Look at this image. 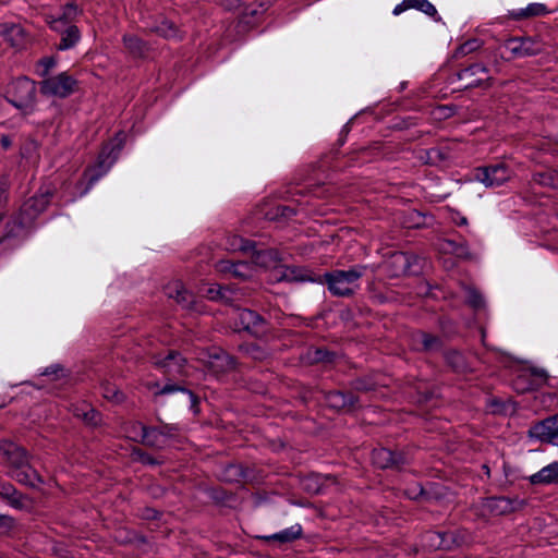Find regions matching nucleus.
<instances>
[{
	"label": "nucleus",
	"mask_w": 558,
	"mask_h": 558,
	"mask_svg": "<svg viewBox=\"0 0 558 558\" xmlns=\"http://www.w3.org/2000/svg\"><path fill=\"white\" fill-rule=\"evenodd\" d=\"M0 454L5 460L9 471L7 474L17 483L35 488L44 484L43 477L29 462L31 454L22 446L9 439L0 440Z\"/></svg>",
	"instance_id": "nucleus-1"
},
{
	"label": "nucleus",
	"mask_w": 558,
	"mask_h": 558,
	"mask_svg": "<svg viewBox=\"0 0 558 558\" xmlns=\"http://www.w3.org/2000/svg\"><path fill=\"white\" fill-rule=\"evenodd\" d=\"M125 140V133L119 131L112 138L102 144L96 165L87 167L83 172L82 180L76 183L77 189H81L85 184L80 192L81 196L85 195L118 159L124 147Z\"/></svg>",
	"instance_id": "nucleus-2"
},
{
	"label": "nucleus",
	"mask_w": 558,
	"mask_h": 558,
	"mask_svg": "<svg viewBox=\"0 0 558 558\" xmlns=\"http://www.w3.org/2000/svg\"><path fill=\"white\" fill-rule=\"evenodd\" d=\"M3 97L23 114H29L35 110L37 102L36 82L27 76L13 78L7 84Z\"/></svg>",
	"instance_id": "nucleus-3"
},
{
	"label": "nucleus",
	"mask_w": 558,
	"mask_h": 558,
	"mask_svg": "<svg viewBox=\"0 0 558 558\" xmlns=\"http://www.w3.org/2000/svg\"><path fill=\"white\" fill-rule=\"evenodd\" d=\"M364 265H355L348 270L335 269L320 275L319 283H326L330 293L335 296L349 298L354 294L351 287L366 270Z\"/></svg>",
	"instance_id": "nucleus-4"
},
{
	"label": "nucleus",
	"mask_w": 558,
	"mask_h": 558,
	"mask_svg": "<svg viewBox=\"0 0 558 558\" xmlns=\"http://www.w3.org/2000/svg\"><path fill=\"white\" fill-rule=\"evenodd\" d=\"M372 463L380 470L402 471L413 460L412 449L405 447H379L371 453Z\"/></svg>",
	"instance_id": "nucleus-5"
},
{
	"label": "nucleus",
	"mask_w": 558,
	"mask_h": 558,
	"mask_svg": "<svg viewBox=\"0 0 558 558\" xmlns=\"http://www.w3.org/2000/svg\"><path fill=\"white\" fill-rule=\"evenodd\" d=\"M232 246L245 254H250L252 262L263 268H276L281 262L277 248L262 247L257 242L242 236H234Z\"/></svg>",
	"instance_id": "nucleus-6"
},
{
	"label": "nucleus",
	"mask_w": 558,
	"mask_h": 558,
	"mask_svg": "<svg viewBox=\"0 0 558 558\" xmlns=\"http://www.w3.org/2000/svg\"><path fill=\"white\" fill-rule=\"evenodd\" d=\"M54 193L56 189L51 184L41 185L33 196L22 204L17 214L25 219L26 223L34 226L39 215L51 203Z\"/></svg>",
	"instance_id": "nucleus-7"
},
{
	"label": "nucleus",
	"mask_w": 558,
	"mask_h": 558,
	"mask_svg": "<svg viewBox=\"0 0 558 558\" xmlns=\"http://www.w3.org/2000/svg\"><path fill=\"white\" fill-rule=\"evenodd\" d=\"M78 82L68 72L49 76L40 82V93L44 96L68 98L77 90Z\"/></svg>",
	"instance_id": "nucleus-8"
},
{
	"label": "nucleus",
	"mask_w": 558,
	"mask_h": 558,
	"mask_svg": "<svg viewBox=\"0 0 558 558\" xmlns=\"http://www.w3.org/2000/svg\"><path fill=\"white\" fill-rule=\"evenodd\" d=\"M327 407L338 413L350 414L362 408L360 397L353 391L335 389L324 392Z\"/></svg>",
	"instance_id": "nucleus-9"
},
{
	"label": "nucleus",
	"mask_w": 558,
	"mask_h": 558,
	"mask_svg": "<svg viewBox=\"0 0 558 558\" xmlns=\"http://www.w3.org/2000/svg\"><path fill=\"white\" fill-rule=\"evenodd\" d=\"M511 169L505 162H497L487 166L476 167L473 177L486 187H498L511 178Z\"/></svg>",
	"instance_id": "nucleus-10"
},
{
	"label": "nucleus",
	"mask_w": 558,
	"mask_h": 558,
	"mask_svg": "<svg viewBox=\"0 0 558 558\" xmlns=\"http://www.w3.org/2000/svg\"><path fill=\"white\" fill-rule=\"evenodd\" d=\"M390 277L417 275L421 271L420 258L409 252H395L386 262Z\"/></svg>",
	"instance_id": "nucleus-11"
},
{
	"label": "nucleus",
	"mask_w": 558,
	"mask_h": 558,
	"mask_svg": "<svg viewBox=\"0 0 558 558\" xmlns=\"http://www.w3.org/2000/svg\"><path fill=\"white\" fill-rule=\"evenodd\" d=\"M151 364L160 369L165 376L183 375L187 360L177 350H167L153 354Z\"/></svg>",
	"instance_id": "nucleus-12"
},
{
	"label": "nucleus",
	"mask_w": 558,
	"mask_h": 558,
	"mask_svg": "<svg viewBox=\"0 0 558 558\" xmlns=\"http://www.w3.org/2000/svg\"><path fill=\"white\" fill-rule=\"evenodd\" d=\"M206 368L216 376L226 375L238 369L239 362L220 347L209 348L207 351Z\"/></svg>",
	"instance_id": "nucleus-13"
},
{
	"label": "nucleus",
	"mask_w": 558,
	"mask_h": 558,
	"mask_svg": "<svg viewBox=\"0 0 558 558\" xmlns=\"http://www.w3.org/2000/svg\"><path fill=\"white\" fill-rule=\"evenodd\" d=\"M531 439L558 447V412L532 423L527 430Z\"/></svg>",
	"instance_id": "nucleus-14"
},
{
	"label": "nucleus",
	"mask_w": 558,
	"mask_h": 558,
	"mask_svg": "<svg viewBox=\"0 0 558 558\" xmlns=\"http://www.w3.org/2000/svg\"><path fill=\"white\" fill-rule=\"evenodd\" d=\"M409 345L413 352L433 354L442 352L445 342L442 341V337L438 335L423 329H416L410 333Z\"/></svg>",
	"instance_id": "nucleus-15"
},
{
	"label": "nucleus",
	"mask_w": 558,
	"mask_h": 558,
	"mask_svg": "<svg viewBox=\"0 0 558 558\" xmlns=\"http://www.w3.org/2000/svg\"><path fill=\"white\" fill-rule=\"evenodd\" d=\"M457 77L461 82V89L481 87L484 84L485 87H489V81L492 80L488 69L481 62H474L461 69L457 73Z\"/></svg>",
	"instance_id": "nucleus-16"
},
{
	"label": "nucleus",
	"mask_w": 558,
	"mask_h": 558,
	"mask_svg": "<svg viewBox=\"0 0 558 558\" xmlns=\"http://www.w3.org/2000/svg\"><path fill=\"white\" fill-rule=\"evenodd\" d=\"M142 444L153 448H162L165 439L173 438L180 427L177 424L161 423L159 426H147L141 424Z\"/></svg>",
	"instance_id": "nucleus-17"
},
{
	"label": "nucleus",
	"mask_w": 558,
	"mask_h": 558,
	"mask_svg": "<svg viewBox=\"0 0 558 558\" xmlns=\"http://www.w3.org/2000/svg\"><path fill=\"white\" fill-rule=\"evenodd\" d=\"M527 505L525 499L507 496H492L483 500V509L490 515H507L522 510Z\"/></svg>",
	"instance_id": "nucleus-18"
},
{
	"label": "nucleus",
	"mask_w": 558,
	"mask_h": 558,
	"mask_svg": "<svg viewBox=\"0 0 558 558\" xmlns=\"http://www.w3.org/2000/svg\"><path fill=\"white\" fill-rule=\"evenodd\" d=\"M238 320L241 328L255 338H262L268 331V322L256 311L241 310Z\"/></svg>",
	"instance_id": "nucleus-19"
},
{
	"label": "nucleus",
	"mask_w": 558,
	"mask_h": 558,
	"mask_svg": "<svg viewBox=\"0 0 558 558\" xmlns=\"http://www.w3.org/2000/svg\"><path fill=\"white\" fill-rule=\"evenodd\" d=\"M471 541V534L466 529L458 527L452 530L440 531L439 550L452 551L457 550Z\"/></svg>",
	"instance_id": "nucleus-20"
},
{
	"label": "nucleus",
	"mask_w": 558,
	"mask_h": 558,
	"mask_svg": "<svg viewBox=\"0 0 558 558\" xmlns=\"http://www.w3.org/2000/svg\"><path fill=\"white\" fill-rule=\"evenodd\" d=\"M507 47L519 57L537 56L544 49L541 40L532 37H512L507 41Z\"/></svg>",
	"instance_id": "nucleus-21"
},
{
	"label": "nucleus",
	"mask_w": 558,
	"mask_h": 558,
	"mask_svg": "<svg viewBox=\"0 0 558 558\" xmlns=\"http://www.w3.org/2000/svg\"><path fill=\"white\" fill-rule=\"evenodd\" d=\"M33 226L26 223L25 219L19 214L12 217L4 227V233L1 236V242L14 241L19 244L27 236Z\"/></svg>",
	"instance_id": "nucleus-22"
},
{
	"label": "nucleus",
	"mask_w": 558,
	"mask_h": 558,
	"mask_svg": "<svg viewBox=\"0 0 558 558\" xmlns=\"http://www.w3.org/2000/svg\"><path fill=\"white\" fill-rule=\"evenodd\" d=\"M0 499L16 510L26 508L27 495L20 492L11 482L0 477Z\"/></svg>",
	"instance_id": "nucleus-23"
},
{
	"label": "nucleus",
	"mask_w": 558,
	"mask_h": 558,
	"mask_svg": "<svg viewBox=\"0 0 558 558\" xmlns=\"http://www.w3.org/2000/svg\"><path fill=\"white\" fill-rule=\"evenodd\" d=\"M445 364L449 367V369L454 374H468L472 372V366L470 365L464 353L458 349L449 348L444 349L441 352Z\"/></svg>",
	"instance_id": "nucleus-24"
},
{
	"label": "nucleus",
	"mask_w": 558,
	"mask_h": 558,
	"mask_svg": "<svg viewBox=\"0 0 558 558\" xmlns=\"http://www.w3.org/2000/svg\"><path fill=\"white\" fill-rule=\"evenodd\" d=\"M72 413L83 421L86 426L98 427L102 424V414L85 401L72 405Z\"/></svg>",
	"instance_id": "nucleus-25"
},
{
	"label": "nucleus",
	"mask_w": 558,
	"mask_h": 558,
	"mask_svg": "<svg viewBox=\"0 0 558 558\" xmlns=\"http://www.w3.org/2000/svg\"><path fill=\"white\" fill-rule=\"evenodd\" d=\"M410 9H415L417 11H421L422 13L432 17L435 22L441 21V17L438 14L437 9L428 0H403L401 3H399L398 5L395 7L392 13L395 15H399L402 12L410 10Z\"/></svg>",
	"instance_id": "nucleus-26"
},
{
	"label": "nucleus",
	"mask_w": 558,
	"mask_h": 558,
	"mask_svg": "<svg viewBox=\"0 0 558 558\" xmlns=\"http://www.w3.org/2000/svg\"><path fill=\"white\" fill-rule=\"evenodd\" d=\"M302 537L303 527L299 523L271 535L256 536L257 539L263 541L264 543H278L280 545L293 543Z\"/></svg>",
	"instance_id": "nucleus-27"
},
{
	"label": "nucleus",
	"mask_w": 558,
	"mask_h": 558,
	"mask_svg": "<svg viewBox=\"0 0 558 558\" xmlns=\"http://www.w3.org/2000/svg\"><path fill=\"white\" fill-rule=\"evenodd\" d=\"M281 280L290 281V282H318L320 280V275L316 274L312 269L302 266H289L284 269Z\"/></svg>",
	"instance_id": "nucleus-28"
},
{
	"label": "nucleus",
	"mask_w": 558,
	"mask_h": 558,
	"mask_svg": "<svg viewBox=\"0 0 558 558\" xmlns=\"http://www.w3.org/2000/svg\"><path fill=\"white\" fill-rule=\"evenodd\" d=\"M122 43L134 59H145L150 50L149 44L136 35L125 34L122 37Z\"/></svg>",
	"instance_id": "nucleus-29"
},
{
	"label": "nucleus",
	"mask_w": 558,
	"mask_h": 558,
	"mask_svg": "<svg viewBox=\"0 0 558 558\" xmlns=\"http://www.w3.org/2000/svg\"><path fill=\"white\" fill-rule=\"evenodd\" d=\"M532 485H550L558 483V461H555L529 477Z\"/></svg>",
	"instance_id": "nucleus-30"
},
{
	"label": "nucleus",
	"mask_w": 558,
	"mask_h": 558,
	"mask_svg": "<svg viewBox=\"0 0 558 558\" xmlns=\"http://www.w3.org/2000/svg\"><path fill=\"white\" fill-rule=\"evenodd\" d=\"M149 31L165 39L181 38V36H179V28L175 23L163 16H161L159 20H156L155 23L149 27Z\"/></svg>",
	"instance_id": "nucleus-31"
},
{
	"label": "nucleus",
	"mask_w": 558,
	"mask_h": 558,
	"mask_svg": "<svg viewBox=\"0 0 558 558\" xmlns=\"http://www.w3.org/2000/svg\"><path fill=\"white\" fill-rule=\"evenodd\" d=\"M549 13L543 3H531L524 9L509 11L508 17L513 21H522L535 16H543Z\"/></svg>",
	"instance_id": "nucleus-32"
},
{
	"label": "nucleus",
	"mask_w": 558,
	"mask_h": 558,
	"mask_svg": "<svg viewBox=\"0 0 558 558\" xmlns=\"http://www.w3.org/2000/svg\"><path fill=\"white\" fill-rule=\"evenodd\" d=\"M78 7L74 2H69L62 7L61 14L50 22V28L60 32L61 26H66L78 15Z\"/></svg>",
	"instance_id": "nucleus-33"
},
{
	"label": "nucleus",
	"mask_w": 558,
	"mask_h": 558,
	"mask_svg": "<svg viewBox=\"0 0 558 558\" xmlns=\"http://www.w3.org/2000/svg\"><path fill=\"white\" fill-rule=\"evenodd\" d=\"M337 353L326 348L311 347L306 351V360L310 364H332Z\"/></svg>",
	"instance_id": "nucleus-34"
},
{
	"label": "nucleus",
	"mask_w": 558,
	"mask_h": 558,
	"mask_svg": "<svg viewBox=\"0 0 558 558\" xmlns=\"http://www.w3.org/2000/svg\"><path fill=\"white\" fill-rule=\"evenodd\" d=\"M61 32V40L57 46L58 50H68L73 48L81 38V32L76 25H68Z\"/></svg>",
	"instance_id": "nucleus-35"
},
{
	"label": "nucleus",
	"mask_w": 558,
	"mask_h": 558,
	"mask_svg": "<svg viewBox=\"0 0 558 558\" xmlns=\"http://www.w3.org/2000/svg\"><path fill=\"white\" fill-rule=\"evenodd\" d=\"M238 350L244 355L251 357L254 361H265L270 356L267 349L260 347L255 342H244L238 347Z\"/></svg>",
	"instance_id": "nucleus-36"
},
{
	"label": "nucleus",
	"mask_w": 558,
	"mask_h": 558,
	"mask_svg": "<svg viewBox=\"0 0 558 558\" xmlns=\"http://www.w3.org/2000/svg\"><path fill=\"white\" fill-rule=\"evenodd\" d=\"M272 4L271 0H262L257 5L254 3L245 4L242 7V21L251 23V17H257L264 14Z\"/></svg>",
	"instance_id": "nucleus-37"
},
{
	"label": "nucleus",
	"mask_w": 558,
	"mask_h": 558,
	"mask_svg": "<svg viewBox=\"0 0 558 558\" xmlns=\"http://www.w3.org/2000/svg\"><path fill=\"white\" fill-rule=\"evenodd\" d=\"M438 328L440 332V337H442V341H451L459 335V326L458 324L447 316H440L438 318Z\"/></svg>",
	"instance_id": "nucleus-38"
},
{
	"label": "nucleus",
	"mask_w": 558,
	"mask_h": 558,
	"mask_svg": "<svg viewBox=\"0 0 558 558\" xmlns=\"http://www.w3.org/2000/svg\"><path fill=\"white\" fill-rule=\"evenodd\" d=\"M350 391L356 392H369L377 388V381L372 375H365L356 377L349 383Z\"/></svg>",
	"instance_id": "nucleus-39"
},
{
	"label": "nucleus",
	"mask_w": 558,
	"mask_h": 558,
	"mask_svg": "<svg viewBox=\"0 0 558 558\" xmlns=\"http://www.w3.org/2000/svg\"><path fill=\"white\" fill-rule=\"evenodd\" d=\"M426 216L416 209H409L402 214V226L407 229H420L426 226Z\"/></svg>",
	"instance_id": "nucleus-40"
},
{
	"label": "nucleus",
	"mask_w": 558,
	"mask_h": 558,
	"mask_svg": "<svg viewBox=\"0 0 558 558\" xmlns=\"http://www.w3.org/2000/svg\"><path fill=\"white\" fill-rule=\"evenodd\" d=\"M380 148L381 144L378 142L374 143L372 146L360 147L350 154L352 156L351 160L356 159L361 160L362 162H368L380 156Z\"/></svg>",
	"instance_id": "nucleus-41"
},
{
	"label": "nucleus",
	"mask_w": 558,
	"mask_h": 558,
	"mask_svg": "<svg viewBox=\"0 0 558 558\" xmlns=\"http://www.w3.org/2000/svg\"><path fill=\"white\" fill-rule=\"evenodd\" d=\"M101 395L108 401H111L116 404H121L125 401L126 396L122 390L118 388L117 385L105 381L100 385Z\"/></svg>",
	"instance_id": "nucleus-42"
},
{
	"label": "nucleus",
	"mask_w": 558,
	"mask_h": 558,
	"mask_svg": "<svg viewBox=\"0 0 558 558\" xmlns=\"http://www.w3.org/2000/svg\"><path fill=\"white\" fill-rule=\"evenodd\" d=\"M440 530H428L420 534V545L429 551L439 550Z\"/></svg>",
	"instance_id": "nucleus-43"
},
{
	"label": "nucleus",
	"mask_w": 558,
	"mask_h": 558,
	"mask_svg": "<svg viewBox=\"0 0 558 558\" xmlns=\"http://www.w3.org/2000/svg\"><path fill=\"white\" fill-rule=\"evenodd\" d=\"M221 480L227 483L243 482L242 463H229L221 472Z\"/></svg>",
	"instance_id": "nucleus-44"
},
{
	"label": "nucleus",
	"mask_w": 558,
	"mask_h": 558,
	"mask_svg": "<svg viewBox=\"0 0 558 558\" xmlns=\"http://www.w3.org/2000/svg\"><path fill=\"white\" fill-rule=\"evenodd\" d=\"M533 182L541 186L556 189L558 186V173L551 170L535 172Z\"/></svg>",
	"instance_id": "nucleus-45"
},
{
	"label": "nucleus",
	"mask_w": 558,
	"mask_h": 558,
	"mask_svg": "<svg viewBox=\"0 0 558 558\" xmlns=\"http://www.w3.org/2000/svg\"><path fill=\"white\" fill-rule=\"evenodd\" d=\"M426 159L425 162L430 166H437L450 157V151L448 148L444 147H432L425 150Z\"/></svg>",
	"instance_id": "nucleus-46"
},
{
	"label": "nucleus",
	"mask_w": 558,
	"mask_h": 558,
	"mask_svg": "<svg viewBox=\"0 0 558 558\" xmlns=\"http://www.w3.org/2000/svg\"><path fill=\"white\" fill-rule=\"evenodd\" d=\"M230 290L227 287L213 283L204 290V295L210 301H230L231 298L228 295Z\"/></svg>",
	"instance_id": "nucleus-47"
},
{
	"label": "nucleus",
	"mask_w": 558,
	"mask_h": 558,
	"mask_svg": "<svg viewBox=\"0 0 558 558\" xmlns=\"http://www.w3.org/2000/svg\"><path fill=\"white\" fill-rule=\"evenodd\" d=\"M404 495L410 500H415V501H430L432 500L430 494L423 487V485L421 483H414L412 485H409L404 489Z\"/></svg>",
	"instance_id": "nucleus-48"
},
{
	"label": "nucleus",
	"mask_w": 558,
	"mask_h": 558,
	"mask_svg": "<svg viewBox=\"0 0 558 558\" xmlns=\"http://www.w3.org/2000/svg\"><path fill=\"white\" fill-rule=\"evenodd\" d=\"M513 388L517 392L524 393L538 389V383H536V380H531V377L527 375H519L513 380Z\"/></svg>",
	"instance_id": "nucleus-49"
},
{
	"label": "nucleus",
	"mask_w": 558,
	"mask_h": 558,
	"mask_svg": "<svg viewBox=\"0 0 558 558\" xmlns=\"http://www.w3.org/2000/svg\"><path fill=\"white\" fill-rule=\"evenodd\" d=\"M132 457L135 461L144 464V465H160L162 461L158 460L150 453L144 451L143 449L135 447L132 450Z\"/></svg>",
	"instance_id": "nucleus-50"
},
{
	"label": "nucleus",
	"mask_w": 558,
	"mask_h": 558,
	"mask_svg": "<svg viewBox=\"0 0 558 558\" xmlns=\"http://www.w3.org/2000/svg\"><path fill=\"white\" fill-rule=\"evenodd\" d=\"M58 59L54 56L40 58L36 62L37 73L40 77L46 78L49 72L57 65Z\"/></svg>",
	"instance_id": "nucleus-51"
},
{
	"label": "nucleus",
	"mask_w": 558,
	"mask_h": 558,
	"mask_svg": "<svg viewBox=\"0 0 558 558\" xmlns=\"http://www.w3.org/2000/svg\"><path fill=\"white\" fill-rule=\"evenodd\" d=\"M39 143L34 137H26L20 146V155L22 158L29 159L37 154Z\"/></svg>",
	"instance_id": "nucleus-52"
},
{
	"label": "nucleus",
	"mask_w": 558,
	"mask_h": 558,
	"mask_svg": "<svg viewBox=\"0 0 558 558\" xmlns=\"http://www.w3.org/2000/svg\"><path fill=\"white\" fill-rule=\"evenodd\" d=\"M465 303L475 311L481 310L485 305L483 295L474 288L468 289Z\"/></svg>",
	"instance_id": "nucleus-53"
},
{
	"label": "nucleus",
	"mask_w": 558,
	"mask_h": 558,
	"mask_svg": "<svg viewBox=\"0 0 558 558\" xmlns=\"http://www.w3.org/2000/svg\"><path fill=\"white\" fill-rule=\"evenodd\" d=\"M446 244L450 252L458 257L466 258L470 256L469 246L465 241L457 242L454 240H446Z\"/></svg>",
	"instance_id": "nucleus-54"
},
{
	"label": "nucleus",
	"mask_w": 558,
	"mask_h": 558,
	"mask_svg": "<svg viewBox=\"0 0 558 558\" xmlns=\"http://www.w3.org/2000/svg\"><path fill=\"white\" fill-rule=\"evenodd\" d=\"M482 46V41L477 38H472V39H469L466 41H464L463 44H461L457 50H456V54L457 56H466L469 53H472L474 51H476L477 49H480Z\"/></svg>",
	"instance_id": "nucleus-55"
},
{
	"label": "nucleus",
	"mask_w": 558,
	"mask_h": 558,
	"mask_svg": "<svg viewBox=\"0 0 558 558\" xmlns=\"http://www.w3.org/2000/svg\"><path fill=\"white\" fill-rule=\"evenodd\" d=\"M10 182L8 177H0V211L7 213Z\"/></svg>",
	"instance_id": "nucleus-56"
},
{
	"label": "nucleus",
	"mask_w": 558,
	"mask_h": 558,
	"mask_svg": "<svg viewBox=\"0 0 558 558\" xmlns=\"http://www.w3.org/2000/svg\"><path fill=\"white\" fill-rule=\"evenodd\" d=\"M487 407L493 414H506L508 402L498 397H492L487 399Z\"/></svg>",
	"instance_id": "nucleus-57"
},
{
	"label": "nucleus",
	"mask_w": 558,
	"mask_h": 558,
	"mask_svg": "<svg viewBox=\"0 0 558 558\" xmlns=\"http://www.w3.org/2000/svg\"><path fill=\"white\" fill-rule=\"evenodd\" d=\"M304 489L306 492L313 493V494H320L322 492V483L320 477L317 474H311L307 477H305L304 482Z\"/></svg>",
	"instance_id": "nucleus-58"
},
{
	"label": "nucleus",
	"mask_w": 558,
	"mask_h": 558,
	"mask_svg": "<svg viewBox=\"0 0 558 558\" xmlns=\"http://www.w3.org/2000/svg\"><path fill=\"white\" fill-rule=\"evenodd\" d=\"M15 526V518L10 514L0 513V535H9Z\"/></svg>",
	"instance_id": "nucleus-59"
},
{
	"label": "nucleus",
	"mask_w": 558,
	"mask_h": 558,
	"mask_svg": "<svg viewBox=\"0 0 558 558\" xmlns=\"http://www.w3.org/2000/svg\"><path fill=\"white\" fill-rule=\"evenodd\" d=\"M296 215V210L293 207L286 205H278L274 209V214L269 217L270 219H290Z\"/></svg>",
	"instance_id": "nucleus-60"
},
{
	"label": "nucleus",
	"mask_w": 558,
	"mask_h": 558,
	"mask_svg": "<svg viewBox=\"0 0 558 558\" xmlns=\"http://www.w3.org/2000/svg\"><path fill=\"white\" fill-rule=\"evenodd\" d=\"M137 517L146 521H157L162 517V512L153 507H143L137 510Z\"/></svg>",
	"instance_id": "nucleus-61"
},
{
	"label": "nucleus",
	"mask_w": 558,
	"mask_h": 558,
	"mask_svg": "<svg viewBox=\"0 0 558 558\" xmlns=\"http://www.w3.org/2000/svg\"><path fill=\"white\" fill-rule=\"evenodd\" d=\"M177 303L184 310H195V295L189 291H181L180 298L177 300Z\"/></svg>",
	"instance_id": "nucleus-62"
},
{
	"label": "nucleus",
	"mask_w": 558,
	"mask_h": 558,
	"mask_svg": "<svg viewBox=\"0 0 558 558\" xmlns=\"http://www.w3.org/2000/svg\"><path fill=\"white\" fill-rule=\"evenodd\" d=\"M456 112H457V106L440 105L435 108L433 113L437 117V119L446 120V119L453 117L456 114Z\"/></svg>",
	"instance_id": "nucleus-63"
},
{
	"label": "nucleus",
	"mask_w": 558,
	"mask_h": 558,
	"mask_svg": "<svg viewBox=\"0 0 558 558\" xmlns=\"http://www.w3.org/2000/svg\"><path fill=\"white\" fill-rule=\"evenodd\" d=\"M219 8L227 12H235L244 5V0H216Z\"/></svg>",
	"instance_id": "nucleus-64"
}]
</instances>
